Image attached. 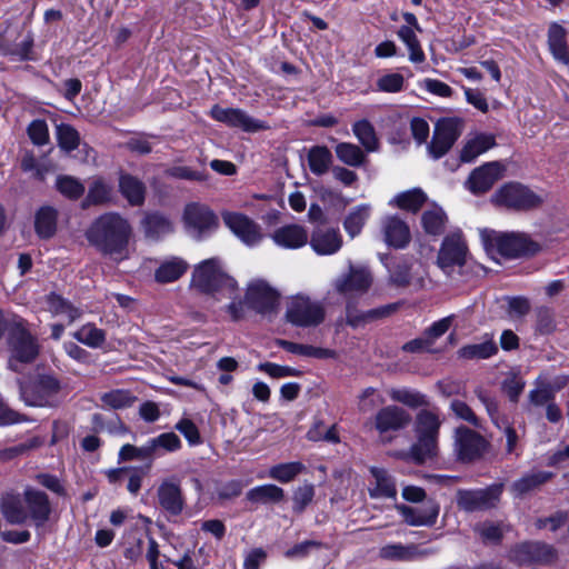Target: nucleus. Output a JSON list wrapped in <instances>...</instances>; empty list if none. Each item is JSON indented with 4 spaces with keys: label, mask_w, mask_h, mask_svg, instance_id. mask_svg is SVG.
<instances>
[{
    "label": "nucleus",
    "mask_w": 569,
    "mask_h": 569,
    "mask_svg": "<svg viewBox=\"0 0 569 569\" xmlns=\"http://www.w3.org/2000/svg\"><path fill=\"white\" fill-rule=\"evenodd\" d=\"M429 555L427 550H421L416 543L403 545L400 542L387 543L378 549V557L389 562H409Z\"/></svg>",
    "instance_id": "nucleus-24"
},
{
    "label": "nucleus",
    "mask_w": 569,
    "mask_h": 569,
    "mask_svg": "<svg viewBox=\"0 0 569 569\" xmlns=\"http://www.w3.org/2000/svg\"><path fill=\"white\" fill-rule=\"evenodd\" d=\"M307 438L311 441L325 440L328 442H339V437L335 426L327 428L322 421H317L307 432Z\"/></svg>",
    "instance_id": "nucleus-60"
},
{
    "label": "nucleus",
    "mask_w": 569,
    "mask_h": 569,
    "mask_svg": "<svg viewBox=\"0 0 569 569\" xmlns=\"http://www.w3.org/2000/svg\"><path fill=\"white\" fill-rule=\"evenodd\" d=\"M47 306L48 310L53 316L66 317L69 322H73L81 316L80 309L72 306L68 300L56 293H51L47 297Z\"/></svg>",
    "instance_id": "nucleus-46"
},
{
    "label": "nucleus",
    "mask_w": 569,
    "mask_h": 569,
    "mask_svg": "<svg viewBox=\"0 0 569 569\" xmlns=\"http://www.w3.org/2000/svg\"><path fill=\"white\" fill-rule=\"evenodd\" d=\"M371 213V206L368 203L355 207L346 217L343 227L347 233L355 238L365 227Z\"/></svg>",
    "instance_id": "nucleus-41"
},
{
    "label": "nucleus",
    "mask_w": 569,
    "mask_h": 569,
    "mask_svg": "<svg viewBox=\"0 0 569 569\" xmlns=\"http://www.w3.org/2000/svg\"><path fill=\"white\" fill-rule=\"evenodd\" d=\"M486 449L485 439L468 428L456 431V451L460 460L471 461L479 458Z\"/></svg>",
    "instance_id": "nucleus-21"
},
{
    "label": "nucleus",
    "mask_w": 569,
    "mask_h": 569,
    "mask_svg": "<svg viewBox=\"0 0 569 569\" xmlns=\"http://www.w3.org/2000/svg\"><path fill=\"white\" fill-rule=\"evenodd\" d=\"M427 199V194L420 188H413L396 194L389 204L415 213L426 203Z\"/></svg>",
    "instance_id": "nucleus-35"
},
{
    "label": "nucleus",
    "mask_w": 569,
    "mask_h": 569,
    "mask_svg": "<svg viewBox=\"0 0 569 569\" xmlns=\"http://www.w3.org/2000/svg\"><path fill=\"white\" fill-rule=\"evenodd\" d=\"M142 231L149 240L158 241L173 232L171 220L160 213L147 214L141 221Z\"/></svg>",
    "instance_id": "nucleus-28"
},
{
    "label": "nucleus",
    "mask_w": 569,
    "mask_h": 569,
    "mask_svg": "<svg viewBox=\"0 0 569 569\" xmlns=\"http://www.w3.org/2000/svg\"><path fill=\"white\" fill-rule=\"evenodd\" d=\"M411 27H400L397 31L398 38L406 44L409 51V60L412 63H422L426 60L425 52Z\"/></svg>",
    "instance_id": "nucleus-44"
},
{
    "label": "nucleus",
    "mask_w": 569,
    "mask_h": 569,
    "mask_svg": "<svg viewBox=\"0 0 569 569\" xmlns=\"http://www.w3.org/2000/svg\"><path fill=\"white\" fill-rule=\"evenodd\" d=\"M153 457L163 452H173L181 448V440L174 432H164L154 438L149 439Z\"/></svg>",
    "instance_id": "nucleus-53"
},
{
    "label": "nucleus",
    "mask_w": 569,
    "mask_h": 569,
    "mask_svg": "<svg viewBox=\"0 0 569 569\" xmlns=\"http://www.w3.org/2000/svg\"><path fill=\"white\" fill-rule=\"evenodd\" d=\"M133 229L129 220L118 212H106L96 218L86 230V239L101 254L114 261L129 258V242Z\"/></svg>",
    "instance_id": "nucleus-1"
},
{
    "label": "nucleus",
    "mask_w": 569,
    "mask_h": 569,
    "mask_svg": "<svg viewBox=\"0 0 569 569\" xmlns=\"http://www.w3.org/2000/svg\"><path fill=\"white\" fill-rule=\"evenodd\" d=\"M112 198V186L101 177L92 178L88 193L82 202L83 208L90 206H102L108 203Z\"/></svg>",
    "instance_id": "nucleus-31"
},
{
    "label": "nucleus",
    "mask_w": 569,
    "mask_h": 569,
    "mask_svg": "<svg viewBox=\"0 0 569 569\" xmlns=\"http://www.w3.org/2000/svg\"><path fill=\"white\" fill-rule=\"evenodd\" d=\"M58 146L67 151L76 150L80 144L79 132L70 124L61 123L57 126Z\"/></svg>",
    "instance_id": "nucleus-56"
},
{
    "label": "nucleus",
    "mask_w": 569,
    "mask_h": 569,
    "mask_svg": "<svg viewBox=\"0 0 569 569\" xmlns=\"http://www.w3.org/2000/svg\"><path fill=\"white\" fill-rule=\"evenodd\" d=\"M385 401L383 396L376 388L368 387L358 396V410L359 412L368 413L383 405Z\"/></svg>",
    "instance_id": "nucleus-57"
},
{
    "label": "nucleus",
    "mask_w": 569,
    "mask_h": 569,
    "mask_svg": "<svg viewBox=\"0 0 569 569\" xmlns=\"http://www.w3.org/2000/svg\"><path fill=\"white\" fill-rule=\"evenodd\" d=\"M411 421L410 415L398 406H386L377 411L373 417L375 429L385 435L405 429Z\"/></svg>",
    "instance_id": "nucleus-17"
},
{
    "label": "nucleus",
    "mask_w": 569,
    "mask_h": 569,
    "mask_svg": "<svg viewBox=\"0 0 569 569\" xmlns=\"http://www.w3.org/2000/svg\"><path fill=\"white\" fill-rule=\"evenodd\" d=\"M490 244L506 258L530 257L543 249L542 243L521 232L497 233L490 239Z\"/></svg>",
    "instance_id": "nucleus-5"
},
{
    "label": "nucleus",
    "mask_w": 569,
    "mask_h": 569,
    "mask_svg": "<svg viewBox=\"0 0 569 569\" xmlns=\"http://www.w3.org/2000/svg\"><path fill=\"white\" fill-rule=\"evenodd\" d=\"M501 492V486H491L479 490H461L458 492L457 502L459 508L467 512L487 510L498 503Z\"/></svg>",
    "instance_id": "nucleus-14"
},
{
    "label": "nucleus",
    "mask_w": 569,
    "mask_h": 569,
    "mask_svg": "<svg viewBox=\"0 0 569 569\" xmlns=\"http://www.w3.org/2000/svg\"><path fill=\"white\" fill-rule=\"evenodd\" d=\"M461 121L457 118L440 119L433 130L428 150L435 159L445 156L461 134Z\"/></svg>",
    "instance_id": "nucleus-11"
},
{
    "label": "nucleus",
    "mask_w": 569,
    "mask_h": 569,
    "mask_svg": "<svg viewBox=\"0 0 569 569\" xmlns=\"http://www.w3.org/2000/svg\"><path fill=\"white\" fill-rule=\"evenodd\" d=\"M503 168L499 162H488L476 168L469 176L466 186L473 194L487 192L502 178Z\"/></svg>",
    "instance_id": "nucleus-19"
},
{
    "label": "nucleus",
    "mask_w": 569,
    "mask_h": 569,
    "mask_svg": "<svg viewBox=\"0 0 569 569\" xmlns=\"http://www.w3.org/2000/svg\"><path fill=\"white\" fill-rule=\"evenodd\" d=\"M421 227L429 236H440L443 233L448 217L443 209L437 204H432L421 214Z\"/></svg>",
    "instance_id": "nucleus-30"
},
{
    "label": "nucleus",
    "mask_w": 569,
    "mask_h": 569,
    "mask_svg": "<svg viewBox=\"0 0 569 569\" xmlns=\"http://www.w3.org/2000/svg\"><path fill=\"white\" fill-rule=\"evenodd\" d=\"M405 78L400 73H387L377 80V88L383 92H399L403 89Z\"/></svg>",
    "instance_id": "nucleus-62"
},
{
    "label": "nucleus",
    "mask_w": 569,
    "mask_h": 569,
    "mask_svg": "<svg viewBox=\"0 0 569 569\" xmlns=\"http://www.w3.org/2000/svg\"><path fill=\"white\" fill-rule=\"evenodd\" d=\"M153 458L154 457H153V452L151 450L150 440H148L141 447H136L133 445L126 443L120 448L119 453H118L119 462L133 461V460H139V461L150 460L151 461Z\"/></svg>",
    "instance_id": "nucleus-52"
},
{
    "label": "nucleus",
    "mask_w": 569,
    "mask_h": 569,
    "mask_svg": "<svg viewBox=\"0 0 569 569\" xmlns=\"http://www.w3.org/2000/svg\"><path fill=\"white\" fill-rule=\"evenodd\" d=\"M310 246L318 254H333L340 250L342 237L333 228H318L311 234Z\"/></svg>",
    "instance_id": "nucleus-26"
},
{
    "label": "nucleus",
    "mask_w": 569,
    "mask_h": 569,
    "mask_svg": "<svg viewBox=\"0 0 569 569\" xmlns=\"http://www.w3.org/2000/svg\"><path fill=\"white\" fill-rule=\"evenodd\" d=\"M441 421L437 413L421 410L416 418L417 441L411 446L409 456L417 463L433 458L438 450V433Z\"/></svg>",
    "instance_id": "nucleus-4"
},
{
    "label": "nucleus",
    "mask_w": 569,
    "mask_h": 569,
    "mask_svg": "<svg viewBox=\"0 0 569 569\" xmlns=\"http://www.w3.org/2000/svg\"><path fill=\"white\" fill-rule=\"evenodd\" d=\"M277 345L288 352L313 358H333L335 352L329 349L316 348L309 345H301L288 340H278Z\"/></svg>",
    "instance_id": "nucleus-48"
},
{
    "label": "nucleus",
    "mask_w": 569,
    "mask_h": 569,
    "mask_svg": "<svg viewBox=\"0 0 569 569\" xmlns=\"http://www.w3.org/2000/svg\"><path fill=\"white\" fill-rule=\"evenodd\" d=\"M286 319L297 327H316L325 320V309L320 302L297 295L287 303Z\"/></svg>",
    "instance_id": "nucleus-7"
},
{
    "label": "nucleus",
    "mask_w": 569,
    "mask_h": 569,
    "mask_svg": "<svg viewBox=\"0 0 569 569\" xmlns=\"http://www.w3.org/2000/svg\"><path fill=\"white\" fill-rule=\"evenodd\" d=\"M283 498V489L271 483L257 486L247 492V499L253 503H277Z\"/></svg>",
    "instance_id": "nucleus-38"
},
{
    "label": "nucleus",
    "mask_w": 569,
    "mask_h": 569,
    "mask_svg": "<svg viewBox=\"0 0 569 569\" xmlns=\"http://www.w3.org/2000/svg\"><path fill=\"white\" fill-rule=\"evenodd\" d=\"M8 326L9 368L18 371V362L29 363L36 360L40 346L37 338L28 330L27 322L21 317L12 316L11 322Z\"/></svg>",
    "instance_id": "nucleus-3"
},
{
    "label": "nucleus",
    "mask_w": 569,
    "mask_h": 569,
    "mask_svg": "<svg viewBox=\"0 0 569 569\" xmlns=\"http://www.w3.org/2000/svg\"><path fill=\"white\" fill-rule=\"evenodd\" d=\"M58 211L50 206L41 207L34 217L36 232L40 238H51L57 230Z\"/></svg>",
    "instance_id": "nucleus-37"
},
{
    "label": "nucleus",
    "mask_w": 569,
    "mask_h": 569,
    "mask_svg": "<svg viewBox=\"0 0 569 569\" xmlns=\"http://www.w3.org/2000/svg\"><path fill=\"white\" fill-rule=\"evenodd\" d=\"M158 502L162 509L172 516H178L184 507V499L178 480L164 479L157 490Z\"/></svg>",
    "instance_id": "nucleus-23"
},
{
    "label": "nucleus",
    "mask_w": 569,
    "mask_h": 569,
    "mask_svg": "<svg viewBox=\"0 0 569 569\" xmlns=\"http://www.w3.org/2000/svg\"><path fill=\"white\" fill-rule=\"evenodd\" d=\"M0 510L11 525H22L28 520L23 500L18 495L6 493L0 500Z\"/></svg>",
    "instance_id": "nucleus-29"
},
{
    "label": "nucleus",
    "mask_w": 569,
    "mask_h": 569,
    "mask_svg": "<svg viewBox=\"0 0 569 569\" xmlns=\"http://www.w3.org/2000/svg\"><path fill=\"white\" fill-rule=\"evenodd\" d=\"M100 399L112 409H123L132 406L137 398L128 390L117 389L104 392Z\"/></svg>",
    "instance_id": "nucleus-58"
},
{
    "label": "nucleus",
    "mask_w": 569,
    "mask_h": 569,
    "mask_svg": "<svg viewBox=\"0 0 569 569\" xmlns=\"http://www.w3.org/2000/svg\"><path fill=\"white\" fill-rule=\"evenodd\" d=\"M397 510L403 517L406 523L413 527H431L436 523L439 507L435 502L429 501L422 507H409L406 505L397 506Z\"/></svg>",
    "instance_id": "nucleus-25"
},
{
    "label": "nucleus",
    "mask_w": 569,
    "mask_h": 569,
    "mask_svg": "<svg viewBox=\"0 0 569 569\" xmlns=\"http://www.w3.org/2000/svg\"><path fill=\"white\" fill-rule=\"evenodd\" d=\"M222 220L230 231L243 243L254 246L262 239L259 224L239 212H223Z\"/></svg>",
    "instance_id": "nucleus-15"
},
{
    "label": "nucleus",
    "mask_w": 569,
    "mask_h": 569,
    "mask_svg": "<svg viewBox=\"0 0 569 569\" xmlns=\"http://www.w3.org/2000/svg\"><path fill=\"white\" fill-rule=\"evenodd\" d=\"M392 310L393 309L391 306H387V307L369 310L361 315H357L352 310L348 309L347 322H348V325H350L352 327H358L365 322L372 321L378 318H382V317L389 315Z\"/></svg>",
    "instance_id": "nucleus-59"
},
{
    "label": "nucleus",
    "mask_w": 569,
    "mask_h": 569,
    "mask_svg": "<svg viewBox=\"0 0 569 569\" xmlns=\"http://www.w3.org/2000/svg\"><path fill=\"white\" fill-rule=\"evenodd\" d=\"M191 284L201 292L222 295L224 298H232L236 291L234 279L224 272L221 260L218 258H210L197 264L192 272Z\"/></svg>",
    "instance_id": "nucleus-2"
},
{
    "label": "nucleus",
    "mask_w": 569,
    "mask_h": 569,
    "mask_svg": "<svg viewBox=\"0 0 569 569\" xmlns=\"http://www.w3.org/2000/svg\"><path fill=\"white\" fill-rule=\"evenodd\" d=\"M498 348L496 343L489 339L480 343H472L461 347L458 350V357L465 360L488 359L496 355Z\"/></svg>",
    "instance_id": "nucleus-43"
},
{
    "label": "nucleus",
    "mask_w": 569,
    "mask_h": 569,
    "mask_svg": "<svg viewBox=\"0 0 569 569\" xmlns=\"http://www.w3.org/2000/svg\"><path fill=\"white\" fill-rule=\"evenodd\" d=\"M381 233L387 246L402 249L411 240L409 226L400 217L391 214L381 220Z\"/></svg>",
    "instance_id": "nucleus-20"
},
{
    "label": "nucleus",
    "mask_w": 569,
    "mask_h": 569,
    "mask_svg": "<svg viewBox=\"0 0 569 569\" xmlns=\"http://www.w3.org/2000/svg\"><path fill=\"white\" fill-rule=\"evenodd\" d=\"M119 189L131 206H141L143 203L146 187L138 178L131 174H121L119 178Z\"/></svg>",
    "instance_id": "nucleus-33"
},
{
    "label": "nucleus",
    "mask_w": 569,
    "mask_h": 569,
    "mask_svg": "<svg viewBox=\"0 0 569 569\" xmlns=\"http://www.w3.org/2000/svg\"><path fill=\"white\" fill-rule=\"evenodd\" d=\"M388 393L392 401L411 408L422 407L428 403L425 395L408 388H391Z\"/></svg>",
    "instance_id": "nucleus-51"
},
{
    "label": "nucleus",
    "mask_w": 569,
    "mask_h": 569,
    "mask_svg": "<svg viewBox=\"0 0 569 569\" xmlns=\"http://www.w3.org/2000/svg\"><path fill=\"white\" fill-rule=\"evenodd\" d=\"M210 116L231 128H238L246 132H257L269 129L267 122L250 117L246 111L239 108H222L214 104L210 110Z\"/></svg>",
    "instance_id": "nucleus-13"
},
{
    "label": "nucleus",
    "mask_w": 569,
    "mask_h": 569,
    "mask_svg": "<svg viewBox=\"0 0 569 569\" xmlns=\"http://www.w3.org/2000/svg\"><path fill=\"white\" fill-rule=\"evenodd\" d=\"M188 263L182 258L171 257L161 262L154 277L158 282L168 283L178 280L188 269Z\"/></svg>",
    "instance_id": "nucleus-36"
},
{
    "label": "nucleus",
    "mask_w": 569,
    "mask_h": 569,
    "mask_svg": "<svg viewBox=\"0 0 569 569\" xmlns=\"http://www.w3.org/2000/svg\"><path fill=\"white\" fill-rule=\"evenodd\" d=\"M56 189L66 198L77 200L84 193V184L76 177L60 174L56 178Z\"/></svg>",
    "instance_id": "nucleus-49"
},
{
    "label": "nucleus",
    "mask_w": 569,
    "mask_h": 569,
    "mask_svg": "<svg viewBox=\"0 0 569 569\" xmlns=\"http://www.w3.org/2000/svg\"><path fill=\"white\" fill-rule=\"evenodd\" d=\"M548 44L553 58L568 66L569 51L566 42V31L561 26L557 23L550 26L548 31Z\"/></svg>",
    "instance_id": "nucleus-34"
},
{
    "label": "nucleus",
    "mask_w": 569,
    "mask_h": 569,
    "mask_svg": "<svg viewBox=\"0 0 569 569\" xmlns=\"http://www.w3.org/2000/svg\"><path fill=\"white\" fill-rule=\"evenodd\" d=\"M303 468V465L299 461L279 463L269 469V477L279 482L287 483L293 480Z\"/></svg>",
    "instance_id": "nucleus-54"
},
{
    "label": "nucleus",
    "mask_w": 569,
    "mask_h": 569,
    "mask_svg": "<svg viewBox=\"0 0 569 569\" xmlns=\"http://www.w3.org/2000/svg\"><path fill=\"white\" fill-rule=\"evenodd\" d=\"M375 485L369 488L370 496L373 498L385 497L393 498L397 495L396 486L391 477L383 469L371 468Z\"/></svg>",
    "instance_id": "nucleus-40"
},
{
    "label": "nucleus",
    "mask_w": 569,
    "mask_h": 569,
    "mask_svg": "<svg viewBox=\"0 0 569 569\" xmlns=\"http://www.w3.org/2000/svg\"><path fill=\"white\" fill-rule=\"evenodd\" d=\"M491 202L507 209L529 210L540 206L542 198L520 183L510 182L492 194Z\"/></svg>",
    "instance_id": "nucleus-6"
},
{
    "label": "nucleus",
    "mask_w": 569,
    "mask_h": 569,
    "mask_svg": "<svg viewBox=\"0 0 569 569\" xmlns=\"http://www.w3.org/2000/svg\"><path fill=\"white\" fill-rule=\"evenodd\" d=\"M182 220L187 232L197 240L218 228L217 216L208 206L199 202H191L184 207Z\"/></svg>",
    "instance_id": "nucleus-8"
},
{
    "label": "nucleus",
    "mask_w": 569,
    "mask_h": 569,
    "mask_svg": "<svg viewBox=\"0 0 569 569\" xmlns=\"http://www.w3.org/2000/svg\"><path fill=\"white\" fill-rule=\"evenodd\" d=\"M28 134L37 146H44L49 141V129L44 120H33L28 127Z\"/></svg>",
    "instance_id": "nucleus-63"
},
{
    "label": "nucleus",
    "mask_w": 569,
    "mask_h": 569,
    "mask_svg": "<svg viewBox=\"0 0 569 569\" xmlns=\"http://www.w3.org/2000/svg\"><path fill=\"white\" fill-rule=\"evenodd\" d=\"M335 152L338 160L349 167H361L367 160L366 152L359 146L351 142L337 143Z\"/></svg>",
    "instance_id": "nucleus-39"
},
{
    "label": "nucleus",
    "mask_w": 569,
    "mask_h": 569,
    "mask_svg": "<svg viewBox=\"0 0 569 569\" xmlns=\"http://www.w3.org/2000/svg\"><path fill=\"white\" fill-rule=\"evenodd\" d=\"M59 389V381L50 375H41L29 385L20 387L21 398L28 406L33 407L51 405V400Z\"/></svg>",
    "instance_id": "nucleus-10"
},
{
    "label": "nucleus",
    "mask_w": 569,
    "mask_h": 569,
    "mask_svg": "<svg viewBox=\"0 0 569 569\" xmlns=\"http://www.w3.org/2000/svg\"><path fill=\"white\" fill-rule=\"evenodd\" d=\"M23 502L28 519L30 518L37 527L43 526L49 520L51 506L44 492L30 487L26 488Z\"/></svg>",
    "instance_id": "nucleus-22"
},
{
    "label": "nucleus",
    "mask_w": 569,
    "mask_h": 569,
    "mask_svg": "<svg viewBox=\"0 0 569 569\" xmlns=\"http://www.w3.org/2000/svg\"><path fill=\"white\" fill-rule=\"evenodd\" d=\"M246 300L259 313L272 312L279 302V293L263 280L252 281L247 289Z\"/></svg>",
    "instance_id": "nucleus-16"
},
{
    "label": "nucleus",
    "mask_w": 569,
    "mask_h": 569,
    "mask_svg": "<svg viewBox=\"0 0 569 569\" xmlns=\"http://www.w3.org/2000/svg\"><path fill=\"white\" fill-rule=\"evenodd\" d=\"M307 230L298 224H289L277 229L272 233L276 244L286 249H298L308 242Z\"/></svg>",
    "instance_id": "nucleus-27"
},
{
    "label": "nucleus",
    "mask_w": 569,
    "mask_h": 569,
    "mask_svg": "<svg viewBox=\"0 0 569 569\" xmlns=\"http://www.w3.org/2000/svg\"><path fill=\"white\" fill-rule=\"evenodd\" d=\"M73 338L90 348H99L106 341V332L92 323H87L73 333Z\"/></svg>",
    "instance_id": "nucleus-50"
},
{
    "label": "nucleus",
    "mask_w": 569,
    "mask_h": 569,
    "mask_svg": "<svg viewBox=\"0 0 569 569\" xmlns=\"http://www.w3.org/2000/svg\"><path fill=\"white\" fill-rule=\"evenodd\" d=\"M468 248L460 231L447 234L438 253V266L447 274H451L455 267H462L466 262Z\"/></svg>",
    "instance_id": "nucleus-9"
},
{
    "label": "nucleus",
    "mask_w": 569,
    "mask_h": 569,
    "mask_svg": "<svg viewBox=\"0 0 569 569\" xmlns=\"http://www.w3.org/2000/svg\"><path fill=\"white\" fill-rule=\"evenodd\" d=\"M508 529V526L503 523L491 521L481 522L475 527V531L485 543H498Z\"/></svg>",
    "instance_id": "nucleus-55"
},
{
    "label": "nucleus",
    "mask_w": 569,
    "mask_h": 569,
    "mask_svg": "<svg viewBox=\"0 0 569 569\" xmlns=\"http://www.w3.org/2000/svg\"><path fill=\"white\" fill-rule=\"evenodd\" d=\"M495 146V137L487 133H478L472 138L468 139L463 146L460 159L463 162H471L480 154L488 151Z\"/></svg>",
    "instance_id": "nucleus-32"
},
{
    "label": "nucleus",
    "mask_w": 569,
    "mask_h": 569,
    "mask_svg": "<svg viewBox=\"0 0 569 569\" xmlns=\"http://www.w3.org/2000/svg\"><path fill=\"white\" fill-rule=\"evenodd\" d=\"M315 497V487L310 483H303L299 486L292 496L293 510L296 512H302L306 507L312 501Z\"/></svg>",
    "instance_id": "nucleus-61"
},
{
    "label": "nucleus",
    "mask_w": 569,
    "mask_h": 569,
    "mask_svg": "<svg viewBox=\"0 0 569 569\" xmlns=\"http://www.w3.org/2000/svg\"><path fill=\"white\" fill-rule=\"evenodd\" d=\"M511 559L518 563H550L557 558L556 549L542 542H525L511 550Z\"/></svg>",
    "instance_id": "nucleus-18"
},
{
    "label": "nucleus",
    "mask_w": 569,
    "mask_h": 569,
    "mask_svg": "<svg viewBox=\"0 0 569 569\" xmlns=\"http://www.w3.org/2000/svg\"><path fill=\"white\" fill-rule=\"evenodd\" d=\"M332 163V154L325 146H315L308 152V164L313 174H325Z\"/></svg>",
    "instance_id": "nucleus-42"
},
{
    "label": "nucleus",
    "mask_w": 569,
    "mask_h": 569,
    "mask_svg": "<svg viewBox=\"0 0 569 569\" xmlns=\"http://www.w3.org/2000/svg\"><path fill=\"white\" fill-rule=\"evenodd\" d=\"M508 302V315L512 318H521L529 313L531 309L530 301L525 297H509Z\"/></svg>",
    "instance_id": "nucleus-64"
},
{
    "label": "nucleus",
    "mask_w": 569,
    "mask_h": 569,
    "mask_svg": "<svg viewBox=\"0 0 569 569\" xmlns=\"http://www.w3.org/2000/svg\"><path fill=\"white\" fill-rule=\"evenodd\" d=\"M352 132L367 152L377 151L379 141L373 126L366 119L353 123Z\"/></svg>",
    "instance_id": "nucleus-45"
},
{
    "label": "nucleus",
    "mask_w": 569,
    "mask_h": 569,
    "mask_svg": "<svg viewBox=\"0 0 569 569\" xmlns=\"http://www.w3.org/2000/svg\"><path fill=\"white\" fill-rule=\"evenodd\" d=\"M551 477L552 473L547 471L528 473L512 483L511 491L516 496H523L547 482Z\"/></svg>",
    "instance_id": "nucleus-47"
},
{
    "label": "nucleus",
    "mask_w": 569,
    "mask_h": 569,
    "mask_svg": "<svg viewBox=\"0 0 569 569\" xmlns=\"http://www.w3.org/2000/svg\"><path fill=\"white\" fill-rule=\"evenodd\" d=\"M372 281V274L367 267L351 264L346 274L335 280L333 286L338 293L351 298L365 295Z\"/></svg>",
    "instance_id": "nucleus-12"
}]
</instances>
